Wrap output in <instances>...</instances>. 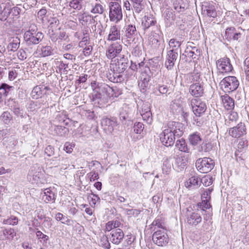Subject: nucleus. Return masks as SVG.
Returning <instances> with one entry per match:
<instances>
[{"instance_id":"45","label":"nucleus","mask_w":249,"mask_h":249,"mask_svg":"<svg viewBox=\"0 0 249 249\" xmlns=\"http://www.w3.org/2000/svg\"><path fill=\"white\" fill-rule=\"evenodd\" d=\"M42 88L43 86H39L34 87L31 92V96L33 99H37L41 96L43 91Z\"/></svg>"},{"instance_id":"20","label":"nucleus","mask_w":249,"mask_h":249,"mask_svg":"<svg viewBox=\"0 0 249 249\" xmlns=\"http://www.w3.org/2000/svg\"><path fill=\"white\" fill-rule=\"evenodd\" d=\"M225 37L229 40H238L241 37V34L234 27L228 28L225 31Z\"/></svg>"},{"instance_id":"30","label":"nucleus","mask_w":249,"mask_h":249,"mask_svg":"<svg viewBox=\"0 0 249 249\" xmlns=\"http://www.w3.org/2000/svg\"><path fill=\"white\" fill-rule=\"evenodd\" d=\"M128 65L124 64L122 62L117 61L116 62L111 64L110 68L113 71H117L119 72H124L127 69Z\"/></svg>"},{"instance_id":"62","label":"nucleus","mask_w":249,"mask_h":249,"mask_svg":"<svg viewBox=\"0 0 249 249\" xmlns=\"http://www.w3.org/2000/svg\"><path fill=\"white\" fill-rule=\"evenodd\" d=\"M248 146V141L246 139H241L239 140L238 144V150L242 151L244 149Z\"/></svg>"},{"instance_id":"54","label":"nucleus","mask_w":249,"mask_h":249,"mask_svg":"<svg viewBox=\"0 0 249 249\" xmlns=\"http://www.w3.org/2000/svg\"><path fill=\"white\" fill-rule=\"evenodd\" d=\"M11 88L12 87L5 83L2 84L0 87V96L1 98L2 96H6Z\"/></svg>"},{"instance_id":"2","label":"nucleus","mask_w":249,"mask_h":249,"mask_svg":"<svg viewBox=\"0 0 249 249\" xmlns=\"http://www.w3.org/2000/svg\"><path fill=\"white\" fill-rule=\"evenodd\" d=\"M239 81L235 76H227L220 82L221 89L226 92H231L236 90L239 86Z\"/></svg>"},{"instance_id":"46","label":"nucleus","mask_w":249,"mask_h":249,"mask_svg":"<svg viewBox=\"0 0 249 249\" xmlns=\"http://www.w3.org/2000/svg\"><path fill=\"white\" fill-rule=\"evenodd\" d=\"M137 32L136 28L135 25L129 24L126 26L125 34L128 38H131L133 35H134Z\"/></svg>"},{"instance_id":"50","label":"nucleus","mask_w":249,"mask_h":249,"mask_svg":"<svg viewBox=\"0 0 249 249\" xmlns=\"http://www.w3.org/2000/svg\"><path fill=\"white\" fill-rule=\"evenodd\" d=\"M122 72H119L117 71H113V75L112 76H110L109 80L113 83H120L123 80L122 75L121 74Z\"/></svg>"},{"instance_id":"63","label":"nucleus","mask_w":249,"mask_h":249,"mask_svg":"<svg viewBox=\"0 0 249 249\" xmlns=\"http://www.w3.org/2000/svg\"><path fill=\"white\" fill-rule=\"evenodd\" d=\"M213 191L212 187L206 189L202 195V199L210 200L211 199V194Z\"/></svg>"},{"instance_id":"42","label":"nucleus","mask_w":249,"mask_h":249,"mask_svg":"<svg viewBox=\"0 0 249 249\" xmlns=\"http://www.w3.org/2000/svg\"><path fill=\"white\" fill-rule=\"evenodd\" d=\"M18 219L14 215H11L7 218H4L2 220V224L12 226L17 225L18 224Z\"/></svg>"},{"instance_id":"14","label":"nucleus","mask_w":249,"mask_h":249,"mask_svg":"<svg viewBox=\"0 0 249 249\" xmlns=\"http://www.w3.org/2000/svg\"><path fill=\"white\" fill-rule=\"evenodd\" d=\"M101 125L105 131L111 133L114 127L118 125L117 119L113 117L103 118L101 121Z\"/></svg>"},{"instance_id":"28","label":"nucleus","mask_w":249,"mask_h":249,"mask_svg":"<svg viewBox=\"0 0 249 249\" xmlns=\"http://www.w3.org/2000/svg\"><path fill=\"white\" fill-rule=\"evenodd\" d=\"M200 178L197 176L195 175L190 178L185 183V186L189 189L197 188Z\"/></svg>"},{"instance_id":"17","label":"nucleus","mask_w":249,"mask_h":249,"mask_svg":"<svg viewBox=\"0 0 249 249\" xmlns=\"http://www.w3.org/2000/svg\"><path fill=\"white\" fill-rule=\"evenodd\" d=\"M124 238V233L121 229H114L111 231L109 236L110 241L114 244H119Z\"/></svg>"},{"instance_id":"7","label":"nucleus","mask_w":249,"mask_h":249,"mask_svg":"<svg viewBox=\"0 0 249 249\" xmlns=\"http://www.w3.org/2000/svg\"><path fill=\"white\" fill-rule=\"evenodd\" d=\"M152 240L159 246H164L169 241V236L166 230L162 229L156 231L153 234Z\"/></svg>"},{"instance_id":"18","label":"nucleus","mask_w":249,"mask_h":249,"mask_svg":"<svg viewBox=\"0 0 249 249\" xmlns=\"http://www.w3.org/2000/svg\"><path fill=\"white\" fill-rule=\"evenodd\" d=\"M178 57V52L169 50L167 52L165 66L168 70H171Z\"/></svg>"},{"instance_id":"31","label":"nucleus","mask_w":249,"mask_h":249,"mask_svg":"<svg viewBox=\"0 0 249 249\" xmlns=\"http://www.w3.org/2000/svg\"><path fill=\"white\" fill-rule=\"evenodd\" d=\"M39 54L42 57H46L53 54V50L50 46H42L38 47V49Z\"/></svg>"},{"instance_id":"9","label":"nucleus","mask_w":249,"mask_h":249,"mask_svg":"<svg viewBox=\"0 0 249 249\" xmlns=\"http://www.w3.org/2000/svg\"><path fill=\"white\" fill-rule=\"evenodd\" d=\"M23 37L26 44L31 45L38 44L43 38L44 36L42 33H38L36 34L24 33Z\"/></svg>"},{"instance_id":"19","label":"nucleus","mask_w":249,"mask_h":249,"mask_svg":"<svg viewBox=\"0 0 249 249\" xmlns=\"http://www.w3.org/2000/svg\"><path fill=\"white\" fill-rule=\"evenodd\" d=\"M202 12L203 14L208 17L214 18L216 17V11L214 5L211 3L205 2L202 5Z\"/></svg>"},{"instance_id":"61","label":"nucleus","mask_w":249,"mask_h":249,"mask_svg":"<svg viewBox=\"0 0 249 249\" xmlns=\"http://www.w3.org/2000/svg\"><path fill=\"white\" fill-rule=\"evenodd\" d=\"M134 131L137 134H141L144 128V125L140 122L135 123L134 125Z\"/></svg>"},{"instance_id":"3","label":"nucleus","mask_w":249,"mask_h":249,"mask_svg":"<svg viewBox=\"0 0 249 249\" xmlns=\"http://www.w3.org/2000/svg\"><path fill=\"white\" fill-rule=\"evenodd\" d=\"M110 20L117 23L123 18V13L121 5L117 2H111L109 4Z\"/></svg>"},{"instance_id":"33","label":"nucleus","mask_w":249,"mask_h":249,"mask_svg":"<svg viewBox=\"0 0 249 249\" xmlns=\"http://www.w3.org/2000/svg\"><path fill=\"white\" fill-rule=\"evenodd\" d=\"M20 45V39L18 37L13 38L10 40V43L8 45L7 49L8 51L15 52L18 50Z\"/></svg>"},{"instance_id":"41","label":"nucleus","mask_w":249,"mask_h":249,"mask_svg":"<svg viewBox=\"0 0 249 249\" xmlns=\"http://www.w3.org/2000/svg\"><path fill=\"white\" fill-rule=\"evenodd\" d=\"M55 133L58 136L64 137L69 133V129L64 126L57 125L54 129Z\"/></svg>"},{"instance_id":"12","label":"nucleus","mask_w":249,"mask_h":249,"mask_svg":"<svg viewBox=\"0 0 249 249\" xmlns=\"http://www.w3.org/2000/svg\"><path fill=\"white\" fill-rule=\"evenodd\" d=\"M216 66L221 73H228L231 71L233 69L230 60L227 57L222 58L216 61Z\"/></svg>"},{"instance_id":"60","label":"nucleus","mask_w":249,"mask_h":249,"mask_svg":"<svg viewBox=\"0 0 249 249\" xmlns=\"http://www.w3.org/2000/svg\"><path fill=\"white\" fill-rule=\"evenodd\" d=\"M210 200L202 199V202L197 204L198 207L201 209L203 211H205V209H209L211 206L209 203Z\"/></svg>"},{"instance_id":"21","label":"nucleus","mask_w":249,"mask_h":249,"mask_svg":"<svg viewBox=\"0 0 249 249\" xmlns=\"http://www.w3.org/2000/svg\"><path fill=\"white\" fill-rule=\"evenodd\" d=\"M88 9L93 14H102L104 11L103 5L94 0H91L89 3Z\"/></svg>"},{"instance_id":"26","label":"nucleus","mask_w":249,"mask_h":249,"mask_svg":"<svg viewBox=\"0 0 249 249\" xmlns=\"http://www.w3.org/2000/svg\"><path fill=\"white\" fill-rule=\"evenodd\" d=\"M188 162V158L187 156L183 155L178 157L176 160L175 165L178 167V171L183 170Z\"/></svg>"},{"instance_id":"59","label":"nucleus","mask_w":249,"mask_h":249,"mask_svg":"<svg viewBox=\"0 0 249 249\" xmlns=\"http://www.w3.org/2000/svg\"><path fill=\"white\" fill-rule=\"evenodd\" d=\"M144 121H146L147 124H150L152 122V113L150 110L145 112H143L142 115Z\"/></svg>"},{"instance_id":"49","label":"nucleus","mask_w":249,"mask_h":249,"mask_svg":"<svg viewBox=\"0 0 249 249\" xmlns=\"http://www.w3.org/2000/svg\"><path fill=\"white\" fill-rule=\"evenodd\" d=\"M213 148V145L211 142H203L198 147V150L199 152H207L210 151Z\"/></svg>"},{"instance_id":"35","label":"nucleus","mask_w":249,"mask_h":249,"mask_svg":"<svg viewBox=\"0 0 249 249\" xmlns=\"http://www.w3.org/2000/svg\"><path fill=\"white\" fill-rule=\"evenodd\" d=\"M173 163L170 160L166 159L164 160L162 167V173L169 175L171 171Z\"/></svg>"},{"instance_id":"4","label":"nucleus","mask_w":249,"mask_h":249,"mask_svg":"<svg viewBox=\"0 0 249 249\" xmlns=\"http://www.w3.org/2000/svg\"><path fill=\"white\" fill-rule=\"evenodd\" d=\"M28 178L32 183L38 186L43 184L45 181L41 169L37 166L31 167L28 175Z\"/></svg>"},{"instance_id":"55","label":"nucleus","mask_w":249,"mask_h":249,"mask_svg":"<svg viewBox=\"0 0 249 249\" xmlns=\"http://www.w3.org/2000/svg\"><path fill=\"white\" fill-rule=\"evenodd\" d=\"M8 18L10 19L9 7L6 6L1 13L0 19L1 20L4 21Z\"/></svg>"},{"instance_id":"44","label":"nucleus","mask_w":249,"mask_h":249,"mask_svg":"<svg viewBox=\"0 0 249 249\" xmlns=\"http://www.w3.org/2000/svg\"><path fill=\"white\" fill-rule=\"evenodd\" d=\"M168 90V88L167 86L164 85H159L157 88L155 89L154 93L156 96H160V94H166Z\"/></svg>"},{"instance_id":"23","label":"nucleus","mask_w":249,"mask_h":249,"mask_svg":"<svg viewBox=\"0 0 249 249\" xmlns=\"http://www.w3.org/2000/svg\"><path fill=\"white\" fill-rule=\"evenodd\" d=\"M156 23V20L152 16H145L142 20V25L143 29L145 31Z\"/></svg>"},{"instance_id":"13","label":"nucleus","mask_w":249,"mask_h":249,"mask_svg":"<svg viewBox=\"0 0 249 249\" xmlns=\"http://www.w3.org/2000/svg\"><path fill=\"white\" fill-rule=\"evenodd\" d=\"M229 133L234 138H239L246 134V128L244 123H240L236 126L230 129Z\"/></svg>"},{"instance_id":"10","label":"nucleus","mask_w":249,"mask_h":249,"mask_svg":"<svg viewBox=\"0 0 249 249\" xmlns=\"http://www.w3.org/2000/svg\"><path fill=\"white\" fill-rule=\"evenodd\" d=\"M149 40L154 47L158 48L160 47L162 50H164V40L162 39V34L159 30H157V32H152L149 36Z\"/></svg>"},{"instance_id":"43","label":"nucleus","mask_w":249,"mask_h":249,"mask_svg":"<svg viewBox=\"0 0 249 249\" xmlns=\"http://www.w3.org/2000/svg\"><path fill=\"white\" fill-rule=\"evenodd\" d=\"M120 225V222L117 220H112L108 221L106 225L105 231H110L119 227Z\"/></svg>"},{"instance_id":"27","label":"nucleus","mask_w":249,"mask_h":249,"mask_svg":"<svg viewBox=\"0 0 249 249\" xmlns=\"http://www.w3.org/2000/svg\"><path fill=\"white\" fill-rule=\"evenodd\" d=\"M222 103L224 107L227 110L232 109L234 107V101L228 95L221 96Z\"/></svg>"},{"instance_id":"64","label":"nucleus","mask_w":249,"mask_h":249,"mask_svg":"<svg viewBox=\"0 0 249 249\" xmlns=\"http://www.w3.org/2000/svg\"><path fill=\"white\" fill-rule=\"evenodd\" d=\"M17 56L19 60L23 61L27 58L28 54L24 50L21 49L18 51Z\"/></svg>"},{"instance_id":"16","label":"nucleus","mask_w":249,"mask_h":249,"mask_svg":"<svg viewBox=\"0 0 249 249\" xmlns=\"http://www.w3.org/2000/svg\"><path fill=\"white\" fill-rule=\"evenodd\" d=\"M189 92L194 97H201L204 93L202 82H197L191 85L189 88Z\"/></svg>"},{"instance_id":"15","label":"nucleus","mask_w":249,"mask_h":249,"mask_svg":"<svg viewBox=\"0 0 249 249\" xmlns=\"http://www.w3.org/2000/svg\"><path fill=\"white\" fill-rule=\"evenodd\" d=\"M173 4L175 11L181 14H185L189 6L187 0H175Z\"/></svg>"},{"instance_id":"6","label":"nucleus","mask_w":249,"mask_h":249,"mask_svg":"<svg viewBox=\"0 0 249 249\" xmlns=\"http://www.w3.org/2000/svg\"><path fill=\"white\" fill-rule=\"evenodd\" d=\"M185 217L187 224L192 226H196L202 220L201 214L198 210L188 209L186 212Z\"/></svg>"},{"instance_id":"34","label":"nucleus","mask_w":249,"mask_h":249,"mask_svg":"<svg viewBox=\"0 0 249 249\" xmlns=\"http://www.w3.org/2000/svg\"><path fill=\"white\" fill-rule=\"evenodd\" d=\"M98 89H99L98 91H101L102 94L106 93L108 96H109L110 95L111 96L113 95V92L114 91L112 87H110L107 84L105 83L100 84V86H99Z\"/></svg>"},{"instance_id":"24","label":"nucleus","mask_w":249,"mask_h":249,"mask_svg":"<svg viewBox=\"0 0 249 249\" xmlns=\"http://www.w3.org/2000/svg\"><path fill=\"white\" fill-rule=\"evenodd\" d=\"M120 31L117 26L116 25L111 26L109 29L107 40L111 41L120 40Z\"/></svg>"},{"instance_id":"40","label":"nucleus","mask_w":249,"mask_h":249,"mask_svg":"<svg viewBox=\"0 0 249 249\" xmlns=\"http://www.w3.org/2000/svg\"><path fill=\"white\" fill-rule=\"evenodd\" d=\"M238 118V115L237 112L235 111H230L229 112L226 118V124H230L231 123H235Z\"/></svg>"},{"instance_id":"51","label":"nucleus","mask_w":249,"mask_h":249,"mask_svg":"<svg viewBox=\"0 0 249 249\" xmlns=\"http://www.w3.org/2000/svg\"><path fill=\"white\" fill-rule=\"evenodd\" d=\"M98 89H95V91L93 92L92 93V100L95 103H97L98 104H100V102L103 98V95L101 91H98Z\"/></svg>"},{"instance_id":"52","label":"nucleus","mask_w":249,"mask_h":249,"mask_svg":"<svg viewBox=\"0 0 249 249\" xmlns=\"http://www.w3.org/2000/svg\"><path fill=\"white\" fill-rule=\"evenodd\" d=\"M0 119L5 124H9L12 119V116L8 111H4L0 116Z\"/></svg>"},{"instance_id":"8","label":"nucleus","mask_w":249,"mask_h":249,"mask_svg":"<svg viewBox=\"0 0 249 249\" xmlns=\"http://www.w3.org/2000/svg\"><path fill=\"white\" fill-rule=\"evenodd\" d=\"M191 106L192 110L196 116H202L207 109L205 102L198 98L192 99L191 101Z\"/></svg>"},{"instance_id":"48","label":"nucleus","mask_w":249,"mask_h":249,"mask_svg":"<svg viewBox=\"0 0 249 249\" xmlns=\"http://www.w3.org/2000/svg\"><path fill=\"white\" fill-rule=\"evenodd\" d=\"M55 218L57 221H61L63 224L69 225L71 220L68 218L67 217L65 216L62 213H57L55 215Z\"/></svg>"},{"instance_id":"29","label":"nucleus","mask_w":249,"mask_h":249,"mask_svg":"<svg viewBox=\"0 0 249 249\" xmlns=\"http://www.w3.org/2000/svg\"><path fill=\"white\" fill-rule=\"evenodd\" d=\"M136 13H139L144 8L145 0H130Z\"/></svg>"},{"instance_id":"57","label":"nucleus","mask_w":249,"mask_h":249,"mask_svg":"<svg viewBox=\"0 0 249 249\" xmlns=\"http://www.w3.org/2000/svg\"><path fill=\"white\" fill-rule=\"evenodd\" d=\"M100 245L106 249L110 248V245L108 241V238L107 236H102L100 241Z\"/></svg>"},{"instance_id":"36","label":"nucleus","mask_w":249,"mask_h":249,"mask_svg":"<svg viewBox=\"0 0 249 249\" xmlns=\"http://www.w3.org/2000/svg\"><path fill=\"white\" fill-rule=\"evenodd\" d=\"M168 45L170 49V50L178 52L181 45V41L178 40L176 38H172L169 40Z\"/></svg>"},{"instance_id":"25","label":"nucleus","mask_w":249,"mask_h":249,"mask_svg":"<svg viewBox=\"0 0 249 249\" xmlns=\"http://www.w3.org/2000/svg\"><path fill=\"white\" fill-rule=\"evenodd\" d=\"M0 232L2 233L0 237L2 240L13 239L16 236V233L15 230L12 228H1Z\"/></svg>"},{"instance_id":"32","label":"nucleus","mask_w":249,"mask_h":249,"mask_svg":"<svg viewBox=\"0 0 249 249\" xmlns=\"http://www.w3.org/2000/svg\"><path fill=\"white\" fill-rule=\"evenodd\" d=\"M86 0H71L69 3L70 7L76 11H80L85 5Z\"/></svg>"},{"instance_id":"37","label":"nucleus","mask_w":249,"mask_h":249,"mask_svg":"<svg viewBox=\"0 0 249 249\" xmlns=\"http://www.w3.org/2000/svg\"><path fill=\"white\" fill-rule=\"evenodd\" d=\"M78 20L82 25H85L87 24L88 22H90L93 19L90 15L83 13L78 15Z\"/></svg>"},{"instance_id":"22","label":"nucleus","mask_w":249,"mask_h":249,"mask_svg":"<svg viewBox=\"0 0 249 249\" xmlns=\"http://www.w3.org/2000/svg\"><path fill=\"white\" fill-rule=\"evenodd\" d=\"M55 197L56 195L55 193L52 191L51 188L44 189L43 195L42 196V199L46 203H49L50 202L54 203Z\"/></svg>"},{"instance_id":"56","label":"nucleus","mask_w":249,"mask_h":249,"mask_svg":"<svg viewBox=\"0 0 249 249\" xmlns=\"http://www.w3.org/2000/svg\"><path fill=\"white\" fill-rule=\"evenodd\" d=\"M10 12V19L18 18L20 13V9L18 7H9Z\"/></svg>"},{"instance_id":"53","label":"nucleus","mask_w":249,"mask_h":249,"mask_svg":"<svg viewBox=\"0 0 249 249\" xmlns=\"http://www.w3.org/2000/svg\"><path fill=\"white\" fill-rule=\"evenodd\" d=\"M58 165L61 167V169H66L70 165V161L68 158L63 157L59 160Z\"/></svg>"},{"instance_id":"58","label":"nucleus","mask_w":249,"mask_h":249,"mask_svg":"<svg viewBox=\"0 0 249 249\" xmlns=\"http://www.w3.org/2000/svg\"><path fill=\"white\" fill-rule=\"evenodd\" d=\"M163 16L165 18L169 21L174 20L175 15L172 12V9H167L164 12Z\"/></svg>"},{"instance_id":"39","label":"nucleus","mask_w":249,"mask_h":249,"mask_svg":"<svg viewBox=\"0 0 249 249\" xmlns=\"http://www.w3.org/2000/svg\"><path fill=\"white\" fill-rule=\"evenodd\" d=\"M176 147L179 151L184 152H188V149L187 144L185 142V140L181 139L178 140L176 142Z\"/></svg>"},{"instance_id":"11","label":"nucleus","mask_w":249,"mask_h":249,"mask_svg":"<svg viewBox=\"0 0 249 249\" xmlns=\"http://www.w3.org/2000/svg\"><path fill=\"white\" fill-rule=\"evenodd\" d=\"M122 50V45L118 42L110 44L106 51V56L108 59H113L117 56Z\"/></svg>"},{"instance_id":"1","label":"nucleus","mask_w":249,"mask_h":249,"mask_svg":"<svg viewBox=\"0 0 249 249\" xmlns=\"http://www.w3.org/2000/svg\"><path fill=\"white\" fill-rule=\"evenodd\" d=\"M181 125L180 123L176 122L168 124L167 128L160 134V140L164 145L167 147L172 146L175 142V137H179L182 135Z\"/></svg>"},{"instance_id":"47","label":"nucleus","mask_w":249,"mask_h":249,"mask_svg":"<svg viewBox=\"0 0 249 249\" xmlns=\"http://www.w3.org/2000/svg\"><path fill=\"white\" fill-rule=\"evenodd\" d=\"M44 153L48 157L54 156L53 158L54 159L59 157V154H55L54 147L51 145H48L45 148Z\"/></svg>"},{"instance_id":"38","label":"nucleus","mask_w":249,"mask_h":249,"mask_svg":"<svg viewBox=\"0 0 249 249\" xmlns=\"http://www.w3.org/2000/svg\"><path fill=\"white\" fill-rule=\"evenodd\" d=\"M189 141L192 145H197L201 141V138L199 133L196 132L189 136Z\"/></svg>"},{"instance_id":"5","label":"nucleus","mask_w":249,"mask_h":249,"mask_svg":"<svg viewBox=\"0 0 249 249\" xmlns=\"http://www.w3.org/2000/svg\"><path fill=\"white\" fill-rule=\"evenodd\" d=\"M196 166L200 172L207 173L213 168L214 162L209 158H199L196 161Z\"/></svg>"}]
</instances>
